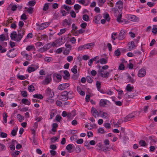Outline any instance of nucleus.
<instances>
[{
  "label": "nucleus",
  "instance_id": "nucleus-46",
  "mask_svg": "<svg viewBox=\"0 0 157 157\" xmlns=\"http://www.w3.org/2000/svg\"><path fill=\"white\" fill-rule=\"evenodd\" d=\"M65 32L66 30L65 29H61L60 30V32L58 33V35L59 36H60L65 33Z\"/></svg>",
  "mask_w": 157,
  "mask_h": 157
},
{
  "label": "nucleus",
  "instance_id": "nucleus-43",
  "mask_svg": "<svg viewBox=\"0 0 157 157\" xmlns=\"http://www.w3.org/2000/svg\"><path fill=\"white\" fill-rule=\"evenodd\" d=\"M139 144L141 146H145L146 145V143L144 140H141L139 141Z\"/></svg>",
  "mask_w": 157,
  "mask_h": 157
},
{
  "label": "nucleus",
  "instance_id": "nucleus-6",
  "mask_svg": "<svg viewBox=\"0 0 157 157\" xmlns=\"http://www.w3.org/2000/svg\"><path fill=\"white\" fill-rule=\"evenodd\" d=\"M46 94L48 98H52L54 96V93L49 87H48L46 90Z\"/></svg>",
  "mask_w": 157,
  "mask_h": 157
},
{
  "label": "nucleus",
  "instance_id": "nucleus-50",
  "mask_svg": "<svg viewBox=\"0 0 157 157\" xmlns=\"http://www.w3.org/2000/svg\"><path fill=\"white\" fill-rule=\"evenodd\" d=\"M72 30L71 31H75L78 29V27L75 24H73L72 25Z\"/></svg>",
  "mask_w": 157,
  "mask_h": 157
},
{
  "label": "nucleus",
  "instance_id": "nucleus-45",
  "mask_svg": "<svg viewBox=\"0 0 157 157\" xmlns=\"http://www.w3.org/2000/svg\"><path fill=\"white\" fill-rule=\"evenodd\" d=\"M40 38L42 40H43L45 41H46L48 40V36L45 35H41Z\"/></svg>",
  "mask_w": 157,
  "mask_h": 157
},
{
  "label": "nucleus",
  "instance_id": "nucleus-56",
  "mask_svg": "<svg viewBox=\"0 0 157 157\" xmlns=\"http://www.w3.org/2000/svg\"><path fill=\"white\" fill-rule=\"evenodd\" d=\"M24 25V22L22 21H20L19 22V26L20 30H22L21 28Z\"/></svg>",
  "mask_w": 157,
  "mask_h": 157
},
{
  "label": "nucleus",
  "instance_id": "nucleus-24",
  "mask_svg": "<svg viewBox=\"0 0 157 157\" xmlns=\"http://www.w3.org/2000/svg\"><path fill=\"white\" fill-rule=\"evenodd\" d=\"M133 87H131L130 86L129 84H128L126 88V90L128 92H133Z\"/></svg>",
  "mask_w": 157,
  "mask_h": 157
},
{
  "label": "nucleus",
  "instance_id": "nucleus-11",
  "mask_svg": "<svg viewBox=\"0 0 157 157\" xmlns=\"http://www.w3.org/2000/svg\"><path fill=\"white\" fill-rule=\"evenodd\" d=\"M136 94L135 92H128L125 94V95H127L128 98H133L136 96Z\"/></svg>",
  "mask_w": 157,
  "mask_h": 157
},
{
  "label": "nucleus",
  "instance_id": "nucleus-25",
  "mask_svg": "<svg viewBox=\"0 0 157 157\" xmlns=\"http://www.w3.org/2000/svg\"><path fill=\"white\" fill-rule=\"evenodd\" d=\"M71 24V23L70 21H68L67 19H65L63 23V25L64 26H66L67 25H68L69 26H70Z\"/></svg>",
  "mask_w": 157,
  "mask_h": 157
},
{
  "label": "nucleus",
  "instance_id": "nucleus-32",
  "mask_svg": "<svg viewBox=\"0 0 157 157\" xmlns=\"http://www.w3.org/2000/svg\"><path fill=\"white\" fill-rule=\"evenodd\" d=\"M107 62V60L104 58H102L100 59V63L101 64H105Z\"/></svg>",
  "mask_w": 157,
  "mask_h": 157
},
{
  "label": "nucleus",
  "instance_id": "nucleus-13",
  "mask_svg": "<svg viewBox=\"0 0 157 157\" xmlns=\"http://www.w3.org/2000/svg\"><path fill=\"white\" fill-rule=\"evenodd\" d=\"M91 112L93 116L95 118H96L98 116V113L95 108H92Z\"/></svg>",
  "mask_w": 157,
  "mask_h": 157
},
{
  "label": "nucleus",
  "instance_id": "nucleus-30",
  "mask_svg": "<svg viewBox=\"0 0 157 157\" xmlns=\"http://www.w3.org/2000/svg\"><path fill=\"white\" fill-rule=\"evenodd\" d=\"M50 3H46L43 6V10L44 11H46L47 10L49 7V5Z\"/></svg>",
  "mask_w": 157,
  "mask_h": 157
},
{
  "label": "nucleus",
  "instance_id": "nucleus-33",
  "mask_svg": "<svg viewBox=\"0 0 157 157\" xmlns=\"http://www.w3.org/2000/svg\"><path fill=\"white\" fill-rule=\"evenodd\" d=\"M73 146L74 147V146L73 144H68L66 147V149L69 151L71 150L72 149L73 147Z\"/></svg>",
  "mask_w": 157,
  "mask_h": 157
},
{
  "label": "nucleus",
  "instance_id": "nucleus-49",
  "mask_svg": "<svg viewBox=\"0 0 157 157\" xmlns=\"http://www.w3.org/2000/svg\"><path fill=\"white\" fill-rule=\"evenodd\" d=\"M22 95L25 98H26L28 94L26 91H23L21 92Z\"/></svg>",
  "mask_w": 157,
  "mask_h": 157
},
{
  "label": "nucleus",
  "instance_id": "nucleus-26",
  "mask_svg": "<svg viewBox=\"0 0 157 157\" xmlns=\"http://www.w3.org/2000/svg\"><path fill=\"white\" fill-rule=\"evenodd\" d=\"M68 92L66 91H64L61 93V95L60 96V98H63V97H68Z\"/></svg>",
  "mask_w": 157,
  "mask_h": 157
},
{
  "label": "nucleus",
  "instance_id": "nucleus-29",
  "mask_svg": "<svg viewBox=\"0 0 157 157\" xmlns=\"http://www.w3.org/2000/svg\"><path fill=\"white\" fill-rule=\"evenodd\" d=\"M68 114L69 113H67L66 111H63L62 113V115L63 117H67L68 121H70V118H69L68 117Z\"/></svg>",
  "mask_w": 157,
  "mask_h": 157
},
{
  "label": "nucleus",
  "instance_id": "nucleus-20",
  "mask_svg": "<svg viewBox=\"0 0 157 157\" xmlns=\"http://www.w3.org/2000/svg\"><path fill=\"white\" fill-rule=\"evenodd\" d=\"M14 49V48H13L9 50L8 53L7 54V55L8 57L10 58H13L16 56L15 54H11V52L13 51Z\"/></svg>",
  "mask_w": 157,
  "mask_h": 157
},
{
  "label": "nucleus",
  "instance_id": "nucleus-12",
  "mask_svg": "<svg viewBox=\"0 0 157 157\" xmlns=\"http://www.w3.org/2000/svg\"><path fill=\"white\" fill-rule=\"evenodd\" d=\"M76 111L75 110H73L71 113H69L68 115V118H70L69 121H71L73 119L76 115Z\"/></svg>",
  "mask_w": 157,
  "mask_h": 157
},
{
  "label": "nucleus",
  "instance_id": "nucleus-52",
  "mask_svg": "<svg viewBox=\"0 0 157 157\" xmlns=\"http://www.w3.org/2000/svg\"><path fill=\"white\" fill-rule=\"evenodd\" d=\"M6 40L5 36L3 34L0 35V41H3Z\"/></svg>",
  "mask_w": 157,
  "mask_h": 157
},
{
  "label": "nucleus",
  "instance_id": "nucleus-38",
  "mask_svg": "<svg viewBox=\"0 0 157 157\" xmlns=\"http://www.w3.org/2000/svg\"><path fill=\"white\" fill-rule=\"evenodd\" d=\"M28 89L29 92H32L35 90V88L32 85L29 86Z\"/></svg>",
  "mask_w": 157,
  "mask_h": 157
},
{
  "label": "nucleus",
  "instance_id": "nucleus-36",
  "mask_svg": "<svg viewBox=\"0 0 157 157\" xmlns=\"http://www.w3.org/2000/svg\"><path fill=\"white\" fill-rule=\"evenodd\" d=\"M71 71L74 74H76L77 73V66L75 65L71 69Z\"/></svg>",
  "mask_w": 157,
  "mask_h": 157
},
{
  "label": "nucleus",
  "instance_id": "nucleus-19",
  "mask_svg": "<svg viewBox=\"0 0 157 157\" xmlns=\"http://www.w3.org/2000/svg\"><path fill=\"white\" fill-rule=\"evenodd\" d=\"M135 47V44L133 41H131L128 43L129 50L131 51Z\"/></svg>",
  "mask_w": 157,
  "mask_h": 157
},
{
  "label": "nucleus",
  "instance_id": "nucleus-40",
  "mask_svg": "<svg viewBox=\"0 0 157 157\" xmlns=\"http://www.w3.org/2000/svg\"><path fill=\"white\" fill-rule=\"evenodd\" d=\"M82 19L84 21H89V16L87 14H84L83 16Z\"/></svg>",
  "mask_w": 157,
  "mask_h": 157
},
{
  "label": "nucleus",
  "instance_id": "nucleus-60",
  "mask_svg": "<svg viewBox=\"0 0 157 157\" xmlns=\"http://www.w3.org/2000/svg\"><path fill=\"white\" fill-rule=\"evenodd\" d=\"M114 53L116 56H119L120 55L121 52L118 49L115 51Z\"/></svg>",
  "mask_w": 157,
  "mask_h": 157
},
{
  "label": "nucleus",
  "instance_id": "nucleus-39",
  "mask_svg": "<svg viewBox=\"0 0 157 157\" xmlns=\"http://www.w3.org/2000/svg\"><path fill=\"white\" fill-rule=\"evenodd\" d=\"M96 85L97 86V89L99 91L100 90V89L101 87V83L98 81H97L96 82Z\"/></svg>",
  "mask_w": 157,
  "mask_h": 157
},
{
  "label": "nucleus",
  "instance_id": "nucleus-58",
  "mask_svg": "<svg viewBox=\"0 0 157 157\" xmlns=\"http://www.w3.org/2000/svg\"><path fill=\"white\" fill-rule=\"evenodd\" d=\"M116 105L118 106H121L122 105V103L120 101H114Z\"/></svg>",
  "mask_w": 157,
  "mask_h": 157
},
{
  "label": "nucleus",
  "instance_id": "nucleus-47",
  "mask_svg": "<svg viewBox=\"0 0 157 157\" xmlns=\"http://www.w3.org/2000/svg\"><path fill=\"white\" fill-rule=\"evenodd\" d=\"M62 119V117L59 115H57L56 117V120L57 121L60 122L61 119Z\"/></svg>",
  "mask_w": 157,
  "mask_h": 157
},
{
  "label": "nucleus",
  "instance_id": "nucleus-42",
  "mask_svg": "<svg viewBox=\"0 0 157 157\" xmlns=\"http://www.w3.org/2000/svg\"><path fill=\"white\" fill-rule=\"evenodd\" d=\"M18 128H17L16 130L13 129L12 130L11 132V135L13 136H15L17 134V130Z\"/></svg>",
  "mask_w": 157,
  "mask_h": 157
},
{
  "label": "nucleus",
  "instance_id": "nucleus-27",
  "mask_svg": "<svg viewBox=\"0 0 157 157\" xmlns=\"http://www.w3.org/2000/svg\"><path fill=\"white\" fill-rule=\"evenodd\" d=\"M33 98H38L40 99H42L43 98V97L42 95L41 94H35L33 95Z\"/></svg>",
  "mask_w": 157,
  "mask_h": 157
},
{
  "label": "nucleus",
  "instance_id": "nucleus-34",
  "mask_svg": "<svg viewBox=\"0 0 157 157\" xmlns=\"http://www.w3.org/2000/svg\"><path fill=\"white\" fill-rule=\"evenodd\" d=\"M102 150L104 151H107L110 149V146L109 145V146L103 147H102Z\"/></svg>",
  "mask_w": 157,
  "mask_h": 157
},
{
  "label": "nucleus",
  "instance_id": "nucleus-17",
  "mask_svg": "<svg viewBox=\"0 0 157 157\" xmlns=\"http://www.w3.org/2000/svg\"><path fill=\"white\" fill-rule=\"evenodd\" d=\"M128 19L132 21H136L137 20V17L135 15H130L128 16Z\"/></svg>",
  "mask_w": 157,
  "mask_h": 157
},
{
  "label": "nucleus",
  "instance_id": "nucleus-61",
  "mask_svg": "<svg viewBox=\"0 0 157 157\" xmlns=\"http://www.w3.org/2000/svg\"><path fill=\"white\" fill-rule=\"evenodd\" d=\"M52 59V58L51 57H46L44 58V60L48 63L50 62Z\"/></svg>",
  "mask_w": 157,
  "mask_h": 157
},
{
  "label": "nucleus",
  "instance_id": "nucleus-23",
  "mask_svg": "<svg viewBox=\"0 0 157 157\" xmlns=\"http://www.w3.org/2000/svg\"><path fill=\"white\" fill-rule=\"evenodd\" d=\"M21 102L23 103L28 105H29L30 104V102L26 98L22 99Z\"/></svg>",
  "mask_w": 157,
  "mask_h": 157
},
{
  "label": "nucleus",
  "instance_id": "nucleus-51",
  "mask_svg": "<svg viewBox=\"0 0 157 157\" xmlns=\"http://www.w3.org/2000/svg\"><path fill=\"white\" fill-rule=\"evenodd\" d=\"M62 7L67 11L71 9V7L69 6L66 5H64Z\"/></svg>",
  "mask_w": 157,
  "mask_h": 157
},
{
  "label": "nucleus",
  "instance_id": "nucleus-10",
  "mask_svg": "<svg viewBox=\"0 0 157 157\" xmlns=\"http://www.w3.org/2000/svg\"><path fill=\"white\" fill-rule=\"evenodd\" d=\"M146 74V71L145 69H141L138 72V76L140 77H142L144 76Z\"/></svg>",
  "mask_w": 157,
  "mask_h": 157
},
{
  "label": "nucleus",
  "instance_id": "nucleus-3",
  "mask_svg": "<svg viewBox=\"0 0 157 157\" xmlns=\"http://www.w3.org/2000/svg\"><path fill=\"white\" fill-rule=\"evenodd\" d=\"M7 45V43L6 42L3 41H0V51L1 53H4L6 51V49L5 48H3V47H5Z\"/></svg>",
  "mask_w": 157,
  "mask_h": 157
},
{
  "label": "nucleus",
  "instance_id": "nucleus-1",
  "mask_svg": "<svg viewBox=\"0 0 157 157\" xmlns=\"http://www.w3.org/2000/svg\"><path fill=\"white\" fill-rule=\"evenodd\" d=\"M25 31L22 30H18V35L15 31H13L10 34L11 39L17 42H19L23 37V35L25 34Z\"/></svg>",
  "mask_w": 157,
  "mask_h": 157
},
{
  "label": "nucleus",
  "instance_id": "nucleus-14",
  "mask_svg": "<svg viewBox=\"0 0 157 157\" xmlns=\"http://www.w3.org/2000/svg\"><path fill=\"white\" fill-rule=\"evenodd\" d=\"M63 73L65 75H63V77L65 79L68 80L69 79L70 75L69 72L65 70L63 71Z\"/></svg>",
  "mask_w": 157,
  "mask_h": 157
},
{
  "label": "nucleus",
  "instance_id": "nucleus-41",
  "mask_svg": "<svg viewBox=\"0 0 157 157\" xmlns=\"http://www.w3.org/2000/svg\"><path fill=\"white\" fill-rule=\"evenodd\" d=\"M81 8V6L78 4H75L74 6V8L75 10H78Z\"/></svg>",
  "mask_w": 157,
  "mask_h": 157
},
{
  "label": "nucleus",
  "instance_id": "nucleus-48",
  "mask_svg": "<svg viewBox=\"0 0 157 157\" xmlns=\"http://www.w3.org/2000/svg\"><path fill=\"white\" fill-rule=\"evenodd\" d=\"M87 81L88 82L90 83H91L93 82V79L90 76H87L86 77Z\"/></svg>",
  "mask_w": 157,
  "mask_h": 157
},
{
  "label": "nucleus",
  "instance_id": "nucleus-16",
  "mask_svg": "<svg viewBox=\"0 0 157 157\" xmlns=\"http://www.w3.org/2000/svg\"><path fill=\"white\" fill-rule=\"evenodd\" d=\"M39 67L38 66H36L35 67H28L27 70L29 73H31L33 71H35Z\"/></svg>",
  "mask_w": 157,
  "mask_h": 157
},
{
  "label": "nucleus",
  "instance_id": "nucleus-21",
  "mask_svg": "<svg viewBox=\"0 0 157 157\" xmlns=\"http://www.w3.org/2000/svg\"><path fill=\"white\" fill-rule=\"evenodd\" d=\"M94 46V44L93 43H88L85 44L84 48H85L86 49H90L93 47Z\"/></svg>",
  "mask_w": 157,
  "mask_h": 157
},
{
  "label": "nucleus",
  "instance_id": "nucleus-8",
  "mask_svg": "<svg viewBox=\"0 0 157 157\" xmlns=\"http://www.w3.org/2000/svg\"><path fill=\"white\" fill-rule=\"evenodd\" d=\"M115 16L117 17V21L119 23H122L123 21L121 20L122 15L119 13L118 11H115L114 13Z\"/></svg>",
  "mask_w": 157,
  "mask_h": 157
},
{
  "label": "nucleus",
  "instance_id": "nucleus-54",
  "mask_svg": "<svg viewBox=\"0 0 157 157\" xmlns=\"http://www.w3.org/2000/svg\"><path fill=\"white\" fill-rule=\"evenodd\" d=\"M70 13L72 17L75 18L76 17V13L74 11H71Z\"/></svg>",
  "mask_w": 157,
  "mask_h": 157
},
{
  "label": "nucleus",
  "instance_id": "nucleus-62",
  "mask_svg": "<svg viewBox=\"0 0 157 157\" xmlns=\"http://www.w3.org/2000/svg\"><path fill=\"white\" fill-rule=\"evenodd\" d=\"M98 132L99 133H104V131L102 128H100L98 129Z\"/></svg>",
  "mask_w": 157,
  "mask_h": 157
},
{
  "label": "nucleus",
  "instance_id": "nucleus-37",
  "mask_svg": "<svg viewBox=\"0 0 157 157\" xmlns=\"http://www.w3.org/2000/svg\"><path fill=\"white\" fill-rule=\"evenodd\" d=\"M17 118L20 122H21L24 120V117H22L21 114H18L17 115Z\"/></svg>",
  "mask_w": 157,
  "mask_h": 157
},
{
  "label": "nucleus",
  "instance_id": "nucleus-18",
  "mask_svg": "<svg viewBox=\"0 0 157 157\" xmlns=\"http://www.w3.org/2000/svg\"><path fill=\"white\" fill-rule=\"evenodd\" d=\"M123 3L121 1H119L116 3V7L118 9H121L123 8Z\"/></svg>",
  "mask_w": 157,
  "mask_h": 157
},
{
  "label": "nucleus",
  "instance_id": "nucleus-28",
  "mask_svg": "<svg viewBox=\"0 0 157 157\" xmlns=\"http://www.w3.org/2000/svg\"><path fill=\"white\" fill-rule=\"evenodd\" d=\"M68 97L69 99H71L74 97V94L73 92L70 91L68 92Z\"/></svg>",
  "mask_w": 157,
  "mask_h": 157
},
{
  "label": "nucleus",
  "instance_id": "nucleus-7",
  "mask_svg": "<svg viewBox=\"0 0 157 157\" xmlns=\"http://www.w3.org/2000/svg\"><path fill=\"white\" fill-rule=\"evenodd\" d=\"M50 25V23L48 22H45L41 24V25H38L37 24L36 25L38 26L39 28L37 29L40 30H42L45 28L48 27Z\"/></svg>",
  "mask_w": 157,
  "mask_h": 157
},
{
  "label": "nucleus",
  "instance_id": "nucleus-5",
  "mask_svg": "<svg viewBox=\"0 0 157 157\" xmlns=\"http://www.w3.org/2000/svg\"><path fill=\"white\" fill-rule=\"evenodd\" d=\"M125 38V30L124 29L121 30L120 32L118 37V39L120 40H122Z\"/></svg>",
  "mask_w": 157,
  "mask_h": 157
},
{
  "label": "nucleus",
  "instance_id": "nucleus-63",
  "mask_svg": "<svg viewBox=\"0 0 157 157\" xmlns=\"http://www.w3.org/2000/svg\"><path fill=\"white\" fill-rule=\"evenodd\" d=\"M87 24L86 22H83L81 24L80 26L83 29H85L86 28Z\"/></svg>",
  "mask_w": 157,
  "mask_h": 157
},
{
  "label": "nucleus",
  "instance_id": "nucleus-22",
  "mask_svg": "<svg viewBox=\"0 0 157 157\" xmlns=\"http://www.w3.org/2000/svg\"><path fill=\"white\" fill-rule=\"evenodd\" d=\"M101 17L102 16L100 14H98L96 16L94 17V21L95 23L96 24L98 23Z\"/></svg>",
  "mask_w": 157,
  "mask_h": 157
},
{
  "label": "nucleus",
  "instance_id": "nucleus-31",
  "mask_svg": "<svg viewBox=\"0 0 157 157\" xmlns=\"http://www.w3.org/2000/svg\"><path fill=\"white\" fill-rule=\"evenodd\" d=\"M35 49V47L33 45H30L28 46L26 48V49L28 51H30L31 50Z\"/></svg>",
  "mask_w": 157,
  "mask_h": 157
},
{
  "label": "nucleus",
  "instance_id": "nucleus-59",
  "mask_svg": "<svg viewBox=\"0 0 157 157\" xmlns=\"http://www.w3.org/2000/svg\"><path fill=\"white\" fill-rule=\"evenodd\" d=\"M45 47H44V46L43 47L40 48L39 49V51L40 52H43L44 51H46L47 50V49L45 48Z\"/></svg>",
  "mask_w": 157,
  "mask_h": 157
},
{
  "label": "nucleus",
  "instance_id": "nucleus-35",
  "mask_svg": "<svg viewBox=\"0 0 157 157\" xmlns=\"http://www.w3.org/2000/svg\"><path fill=\"white\" fill-rule=\"evenodd\" d=\"M17 78L21 80H24L25 79V77L23 75H20L19 74H18L17 75Z\"/></svg>",
  "mask_w": 157,
  "mask_h": 157
},
{
  "label": "nucleus",
  "instance_id": "nucleus-2",
  "mask_svg": "<svg viewBox=\"0 0 157 157\" xmlns=\"http://www.w3.org/2000/svg\"><path fill=\"white\" fill-rule=\"evenodd\" d=\"M98 74L102 77L107 78L108 77L109 73L107 72L106 71H104L101 70L98 71Z\"/></svg>",
  "mask_w": 157,
  "mask_h": 157
},
{
  "label": "nucleus",
  "instance_id": "nucleus-55",
  "mask_svg": "<svg viewBox=\"0 0 157 157\" xmlns=\"http://www.w3.org/2000/svg\"><path fill=\"white\" fill-rule=\"evenodd\" d=\"M82 58L84 60H86L90 58V57L88 55H84L83 56Z\"/></svg>",
  "mask_w": 157,
  "mask_h": 157
},
{
  "label": "nucleus",
  "instance_id": "nucleus-53",
  "mask_svg": "<svg viewBox=\"0 0 157 157\" xmlns=\"http://www.w3.org/2000/svg\"><path fill=\"white\" fill-rule=\"evenodd\" d=\"M21 20H26L27 19V17H26L25 14V13H23L21 16Z\"/></svg>",
  "mask_w": 157,
  "mask_h": 157
},
{
  "label": "nucleus",
  "instance_id": "nucleus-4",
  "mask_svg": "<svg viewBox=\"0 0 157 157\" xmlns=\"http://www.w3.org/2000/svg\"><path fill=\"white\" fill-rule=\"evenodd\" d=\"M52 79L51 75H47L45 80L41 82V83L44 85H48L51 81Z\"/></svg>",
  "mask_w": 157,
  "mask_h": 157
},
{
  "label": "nucleus",
  "instance_id": "nucleus-64",
  "mask_svg": "<svg viewBox=\"0 0 157 157\" xmlns=\"http://www.w3.org/2000/svg\"><path fill=\"white\" fill-rule=\"evenodd\" d=\"M33 8L31 7H29L28 8L27 11L29 14H32L33 13Z\"/></svg>",
  "mask_w": 157,
  "mask_h": 157
},
{
  "label": "nucleus",
  "instance_id": "nucleus-57",
  "mask_svg": "<svg viewBox=\"0 0 157 157\" xmlns=\"http://www.w3.org/2000/svg\"><path fill=\"white\" fill-rule=\"evenodd\" d=\"M104 18L106 19L108 21H110V18H109V16L108 13L106 14L105 16H104Z\"/></svg>",
  "mask_w": 157,
  "mask_h": 157
},
{
  "label": "nucleus",
  "instance_id": "nucleus-44",
  "mask_svg": "<svg viewBox=\"0 0 157 157\" xmlns=\"http://www.w3.org/2000/svg\"><path fill=\"white\" fill-rule=\"evenodd\" d=\"M3 120L5 122H7V118L8 117V115L6 113L4 112L3 113Z\"/></svg>",
  "mask_w": 157,
  "mask_h": 157
},
{
  "label": "nucleus",
  "instance_id": "nucleus-9",
  "mask_svg": "<svg viewBox=\"0 0 157 157\" xmlns=\"http://www.w3.org/2000/svg\"><path fill=\"white\" fill-rule=\"evenodd\" d=\"M69 86L70 85L69 83H66L62 84L59 86L58 88L59 90H62L66 89L67 87H69Z\"/></svg>",
  "mask_w": 157,
  "mask_h": 157
},
{
  "label": "nucleus",
  "instance_id": "nucleus-15",
  "mask_svg": "<svg viewBox=\"0 0 157 157\" xmlns=\"http://www.w3.org/2000/svg\"><path fill=\"white\" fill-rule=\"evenodd\" d=\"M109 101L107 100L101 99L100 100L99 105L100 106H105L107 102Z\"/></svg>",
  "mask_w": 157,
  "mask_h": 157
}]
</instances>
